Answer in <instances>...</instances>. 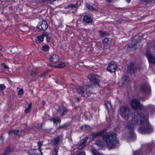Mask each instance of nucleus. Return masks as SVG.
<instances>
[{"label":"nucleus","mask_w":155,"mask_h":155,"mask_svg":"<svg viewBox=\"0 0 155 155\" xmlns=\"http://www.w3.org/2000/svg\"><path fill=\"white\" fill-rule=\"evenodd\" d=\"M148 117L139 112L133 114L132 120L127 125V128L132 131L135 126L140 125V131L143 134L151 132L152 128L147 121Z\"/></svg>","instance_id":"obj_1"},{"label":"nucleus","mask_w":155,"mask_h":155,"mask_svg":"<svg viewBox=\"0 0 155 155\" xmlns=\"http://www.w3.org/2000/svg\"><path fill=\"white\" fill-rule=\"evenodd\" d=\"M103 140L108 146L111 148L115 147L118 143V140L117 139L115 134H106L103 137Z\"/></svg>","instance_id":"obj_2"},{"label":"nucleus","mask_w":155,"mask_h":155,"mask_svg":"<svg viewBox=\"0 0 155 155\" xmlns=\"http://www.w3.org/2000/svg\"><path fill=\"white\" fill-rule=\"evenodd\" d=\"M119 113L125 120H128L130 116L129 108L126 106H122L120 107Z\"/></svg>","instance_id":"obj_3"},{"label":"nucleus","mask_w":155,"mask_h":155,"mask_svg":"<svg viewBox=\"0 0 155 155\" xmlns=\"http://www.w3.org/2000/svg\"><path fill=\"white\" fill-rule=\"evenodd\" d=\"M76 90L77 92L79 94L85 97H87L91 95L89 87L88 85H85L82 87H78L77 88Z\"/></svg>","instance_id":"obj_4"},{"label":"nucleus","mask_w":155,"mask_h":155,"mask_svg":"<svg viewBox=\"0 0 155 155\" xmlns=\"http://www.w3.org/2000/svg\"><path fill=\"white\" fill-rule=\"evenodd\" d=\"M88 77L92 85H98V76L97 74H91Z\"/></svg>","instance_id":"obj_5"},{"label":"nucleus","mask_w":155,"mask_h":155,"mask_svg":"<svg viewBox=\"0 0 155 155\" xmlns=\"http://www.w3.org/2000/svg\"><path fill=\"white\" fill-rule=\"evenodd\" d=\"M145 54L148 59L149 62L152 64H155V58L153 57L150 51L147 49L145 53Z\"/></svg>","instance_id":"obj_6"},{"label":"nucleus","mask_w":155,"mask_h":155,"mask_svg":"<svg viewBox=\"0 0 155 155\" xmlns=\"http://www.w3.org/2000/svg\"><path fill=\"white\" fill-rule=\"evenodd\" d=\"M130 104L131 107L134 110L140 109L142 108L141 105H140L139 102L136 99H133Z\"/></svg>","instance_id":"obj_7"},{"label":"nucleus","mask_w":155,"mask_h":155,"mask_svg":"<svg viewBox=\"0 0 155 155\" xmlns=\"http://www.w3.org/2000/svg\"><path fill=\"white\" fill-rule=\"evenodd\" d=\"M48 27V25L47 22L45 20H43L39 22L37 25V28L43 31L46 30Z\"/></svg>","instance_id":"obj_8"},{"label":"nucleus","mask_w":155,"mask_h":155,"mask_svg":"<svg viewBox=\"0 0 155 155\" xmlns=\"http://www.w3.org/2000/svg\"><path fill=\"white\" fill-rule=\"evenodd\" d=\"M117 66L116 63L114 61H112L109 64L107 69L110 72H114L117 68Z\"/></svg>","instance_id":"obj_9"},{"label":"nucleus","mask_w":155,"mask_h":155,"mask_svg":"<svg viewBox=\"0 0 155 155\" xmlns=\"http://www.w3.org/2000/svg\"><path fill=\"white\" fill-rule=\"evenodd\" d=\"M49 58L50 62L54 64L56 63L59 60L58 56L55 54H51Z\"/></svg>","instance_id":"obj_10"},{"label":"nucleus","mask_w":155,"mask_h":155,"mask_svg":"<svg viewBox=\"0 0 155 155\" xmlns=\"http://www.w3.org/2000/svg\"><path fill=\"white\" fill-rule=\"evenodd\" d=\"M128 79L126 76H123L119 81V85L120 86H124L128 84L129 83Z\"/></svg>","instance_id":"obj_11"},{"label":"nucleus","mask_w":155,"mask_h":155,"mask_svg":"<svg viewBox=\"0 0 155 155\" xmlns=\"http://www.w3.org/2000/svg\"><path fill=\"white\" fill-rule=\"evenodd\" d=\"M137 69H135L134 64L133 63H130L128 67V71L131 73H134L136 72Z\"/></svg>","instance_id":"obj_12"},{"label":"nucleus","mask_w":155,"mask_h":155,"mask_svg":"<svg viewBox=\"0 0 155 155\" xmlns=\"http://www.w3.org/2000/svg\"><path fill=\"white\" fill-rule=\"evenodd\" d=\"M66 108L63 106H61L59 107L58 112L60 114L61 116H62L66 113Z\"/></svg>","instance_id":"obj_13"},{"label":"nucleus","mask_w":155,"mask_h":155,"mask_svg":"<svg viewBox=\"0 0 155 155\" xmlns=\"http://www.w3.org/2000/svg\"><path fill=\"white\" fill-rule=\"evenodd\" d=\"M48 36V34H46L45 33L42 34L40 36H38L37 37L36 40V41L37 43H40L43 41L44 38L45 37L47 38Z\"/></svg>","instance_id":"obj_14"},{"label":"nucleus","mask_w":155,"mask_h":155,"mask_svg":"<svg viewBox=\"0 0 155 155\" xmlns=\"http://www.w3.org/2000/svg\"><path fill=\"white\" fill-rule=\"evenodd\" d=\"M142 92L145 94H148L150 92V90L149 86L145 85L142 86L141 87Z\"/></svg>","instance_id":"obj_15"},{"label":"nucleus","mask_w":155,"mask_h":155,"mask_svg":"<svg viewBox=\"0 0 155 155\" xmlns=\"http://www.w3.org/2000/svg\"><path fill=\"white\" fill-rule=\"evenodd\" d=\"M49 120L51 121H52L54 123V124L56 125V126L57 125V122H58L59 123H60L61 121L60 118L58 117L50 118Z\"/></svg>","instance_id":"obj_16"},{"label":"nucleus","mask_w":155,"mask_h":155,"mask_svg":"<svg viewBox=\"0 0 155 155\" xmlns=\"http://www.w3.org/2000/svg\"><path fill=\"white\" fill-rule=\"evenodd\" d=\"M88 138V137H86L85 138L82 143L78 146V148L79 149H81L85 147V144L86 143Z\"/></svg>","instance_id":"obj_17"},{"label":"nucleus","mask_w":155,"mask_h":155,"mask_svg":"<svg viewBox=\"0 0 155 155\" xmlns=\"http://www.w3.org/2000/svg\"><path fill=\"white\" fill-rule=\"evenodd\" d=\"M136 37H135L132 40L131 43H129L128 45V47L129 48L132 47L137 42L136 40Z\"/></svg>","instance_id":"obj_18"},{"label":"nucleus","mask_w":155,"mask_h":155,"mask_svg":"<svg viewBox=\"0 0 155 155\" xmlns=\"http://www.w3.org/2000/svg\"><path fill=\"white\" fill-rule=\"evenodd\" d=\"M104 131H102L98 133H93L92 134V136L94 137H96L99 135H101L104 133Z\"/></svg>","instance_id":"obj_19"},{"label":"nucleus","mask_w":155,"mask_h":155,"mask_svg":"<svg viewBox=\"0 0 155 155\" xmlns=\"http://www.w3.org/2000/svg\"><path fill=\"white\" fill-rule=\"evenodd\" d=\"M83 20L84 21L87 23L91 22L92 21L91 18L90 17L87 16H84V18Z\"/></svg>","instance_id":"obj_20"},{"label":"nucleus","mask_w":155,"mask_h":155,"mask_svg":"<svg viewBox=\"0 0 155 155\" xmlns=\"http://www.w3.org/2000/svg\"><path fill=\"white\" fill-rule=\"evenodd\" d=\"M65 66V64L64 62H60L58 65L55 66L57 68H61Z\"/></svg>","instance_id":"obj_21"},{"label":"nucleus","mask_w":155,"mask_h":155,"mask_svg":"<svg viewBox=\"0 0 155 155\" xmlns=\"http://www.w3.org/2000/svg\"><path fill=\"white\" fill-rule=\"evenodd\" d=\"M100 35L104 37L108 35V33L106 31H99Z\"/></svg>","instance_id":"obj_22"},{"label":"nucleus","mask_w":155,"mask_h":155,"mask_svg":"<svg viewBox=\"0 0 155 155\" xmlns=\"http://www.w3.org/2000/svg\"><path fill=\"white\" fill-rule=\"evenodd\" d=\"M18 131L17 130H13L9 132V134L10 135H12L13 134L16 135L18 134Z\"/></svg>","instance_id":"obj_23"},{"label":"nucleus","mask_w":155,"mask_h":155,"mask_svg":"<svg viewBox=\"0 0 155 155\" xmlns=\"http://www.w3.org/2000/svg\"><path fill=\"white\" fill-rule=\"evenodd\" d=\"M31 106L32 103H31L29 104L28 107L27 108H26L25 110V112L26 113H28L30 112L31 109Z\"/></svg>","instance_id":"obj_24"},{"label":"nucleus","mask_w":155,"mask_h":155,"mask_svg":"<svg viewBox=\"0 0 155 155\" xmlns=\"http://www.w3.org/2000/svg\"><path fill=\"white\" fill-rule=\"evenodd\" d=\"M78 3H76L75 5L71 4L68 6V7L71 8V9H73L74 8H77L78 6Z\"/></svg>","instance_id":"obj_25"},{"label":"nucleus","mask_w":155,"mask_h":155,"mask_svg":"<svg viewBox=\"0 0 155 155\" xmlns=\"http://www.w3.org/2000/svg\"><path fill=\"white\" fill-rule=\"evenodd\" d=\"M38 73V71L36 69L33 70L31 74V75L33 77H35Z\"/></svg>","instance_id":"obj_26"},{"label":"nucleus","mask_w":155,"mask_h":155,"mask_svg":"<svg viewBox=\"0 0 155 155\" xmlns=\"http://www.w3.org/2000/svg\"><path fill=\"white\" fill-rule=\"evenodd\" d=\"M105 105L107 109H110L111 107L110 103L108 101H105Z\"/></svg>","instance_id":"obj_27"},{"label":"nucleus","mask_w":155,"mask_h":155,"mask_svg":"<svg viewBox=\"0 0 155 155\" xmlns=\"http://www.w3.org/2000/svg\"><path fill=\"white\" fill-rule=\"evenodd\" d=\"M68 126V124H65L63 125L60 126L58 128V130H60L61 129H63L65 128Z\"/></svg>","instance_id":"obj_28"},{"label":"nucleus","mask_w":155,"mask_h":155,"mask_svg":"<svg viewBox=\"0 0 155 155\" xmlns=\"http://www.w3.org/2000/svg\"><path fill=\"white\" fill-rule=\"evenodd\" d=\"M49 48L48 45H44L42 47V49L44 51H48Z\"/></svg>","instance_id":"obj_29"},{"label":"nucleus","mask_w":155,"mask_h":155,"mask_svg":"<svg viewBox=\"0 0 155 155\" xmlns=\"http://www.w3.org/2000/svg\"><path fill=\"white\" fill-rule=\"evenodd\" d=\"M86 7L88 8L89 9L92 10H95V9L94 8L92 5H89L87 3L86 4Z\"/></svg>","instance_id":"obj_30"},{"label":"nucleus","mask_w":155,"mask_h":155,"mask_svg":"<svg viewBox=\"0 0 155 155\" xmlns=\"http://www.w3.org/2000/svg\"><path fill=\"white\" fill-rule=\"evenodd\" d=\"M83 129H84L86 130H88L90 129V127L87 125H84L82 127Z\"/></svg>","instance_id":"obj_31"},{"label":"nucleus","mask_w":155,"mask_h":155,"mask_svg":"<svg viewBox=\"0 0 155 155\" xmlns=\"http://www.w3.org/2000/svg\"><path fill=\"white\" fill-rule=\"evenodd\" d=\"M59 137H57L55 139L54 141V143L55 144H57L59 142Z\"/></svg>","instance_id":"obj_32"},{"label":"nucleus","mask_w":155,"mask_h":155,"mask_svg":"<svg viewBox=\"0 0 155 155\" xmlns=\"http://www.w3.org/2000/svg\"><path fill=\"white\" fill-rule=\"evenodd\" d=\"M4 139V138L2 137H0V145H2L3 144Z\"/></svg>","instance_id":"obj_33"},{"label":"nucleus","mask_w":155,"mask_h":155,"mask_svg":"<svg viewBox=\"0 0 155 155\" xmlns=\"http://www.w3.org/2000/svg\"><path fill=\"white\" fill-rule=\"evenodd\" d=\"M6 87L3 84H0V90H3Z\"/></svg>","instance_id":"obj_34"},{"label":"nucleus","mask_w":155,"mask_h":155,"mask_svg":"<svg viewBox=\"0 0 155 155\" xmlns=\"http://www.w3.org/2000/svg\"><path fill=\"white\" fill-rule=\"evenodd\" d=\"M18 94L19 95H21L23 94V91L22 89L19 90L18 91Z\"/></svg>","instance_id":"obj_35"},{"label":"nucleus","mask_w":155,"mask_h":155,"mask_svg":"<svg viewBox=\"0 0 155 155\" xmlns=\"http://www.w3.org/2000/svg\"><path fill=\"white\" fill-rule=\"evenodd\" d=\"M109 41V39L107 38H104L103 41V42L104 43H107Z\"/></svg>","instance_id":"obj_36"},{"label":"nucleus","mask_w":155,"mask_h":155,"mask_svg":"<svg viewBox=\"0 0 155 155\" xmlns=\"http://www.w3.org/2000/svg\"><path fill=\"white\" fill-rule=\"evenodd\" d=\"M2 65L3 67L5 69H8L9 68L6 65H5V64H2Z\"/></svg>","instance_id":"obj_37"},{"label":"nucleus","mask_w":155,"mask_h":155,"mask_svg":"<svg viewBox=\"0 0 155 155\" xmlns=\"http://www.w3.org/2000/svg\"><path fill=\"white\" fill-rule=\"evenodd\" d=\"M96 144L99 146H101V141L99 140H97L96 143Z\"/></svg>","instance_id":"obj_38"},{"label":"nucleus","mask_w":155,"mask_h":155,"mask_svg":"<svg viewBox=\"0 0 155 155\" xmlns=\"http://www.w3.org/2000/svg\"><path fill=\"white\" fill-rule=\"evenodd\" d=\"M43 141H40L39 142H38V145L39 147H40L41 146H42L43 143Z\"/></svg>","instance_id":"obj_39"},{"label":"nucleus","mask_w":155,"mask_h":155,"mask_svg":"<svg viewBox=\"0 0 155 155\" xmlns=\"http://www.w3.org/2000/svg\"><path fill=\"white\" fill-rule=\"evenodd\" d=\"M27 124H22L21 127H22V128L24 129H25V128H26V127H27Z\"/></svg>","instance_id":"obj_40"},{"label":"nucleus","mask_w":155,"mask_h":155,"mask_svg":"<svg viewBox=\"0 0 155 155\" xmlns=\"http://www.w3.org/2000/svg\"><path fill=\"white\" fill-rule=\"evenodd\" d=\"M107 2H113L117 1V0H105Z\"/></svg>","instance_id":"obj_41"},{"label":"nucleus","mask_w":155,"mask_h":155,"mask_svg":"<svg viewBox=\"0 0 155 155\" xmlns=\"http://www.w3.org/2000/svg\"><path fill=\"white\" fill-rule=\"evenodd\" d=\"M77 155H86L85 153L84 152H81L77 154Z\"/></svg>","instance_id":"obj_42"},{"label":"nucleus","mask_w":155,"mask_h":155,"mask_svg":"<svg viewBox=\"0 0 155 155\" xmlns=\"http://www.w3.org/2000/svg\"><path fill=\"white\" fill-rule=\"evenodd\" d=\"M77 155H86L85 153L84 152H81L77 154Z\"/></svg>","instance_id":"obj_43"},{"label":"nucleus","mask_w":155,"mask_h":155,"mask_svg":"<svg viewBox=\"0 0 155 155\" xmlns=\"http://www.w3.org/2000/svg\"><path fill=\"white\" fill-rule=\"evenodd\" d=\"M150 0H141V1H143L145 2H149Z\"/></svg>","instance_id":"obj_44"},{"label":"nucleus","mask_w":155,"mask_h":155,"mask_svg":"<svg viewBox=\"0 0 155 155\" xmlns=\"http://www.w3.org/2000/svg\"><path fill=\"white\" fill-rule=\"evenodd\" d=\"M50 38V37L48 35V37L47 38H47V41H48V39Z\"/></svg>","instance_id":"obj_45"},{"label":"nucleus","mask_w":155,"mask_h":155,"mask_svg":"<svg viewBox=\"0 0 155 155\" xmlns=\"http://www.w3.org/2000/svg\"><path fill=\"white\" fill-rule=\"evenodd\" d=\"M56 0H49V1L50 2V3H52L54 1H56Z\"/></svg>","instance_id":"obj_46"},{"label":"nucleus","mask_w":155,"mask_h":155,"mask_svg":"<svg viewBox=\"0 0 155 155\" xmlns=\"http://www.w3.org/2000/svg\"><path fill=\"white\" fill-rule=\"evenodd\" d=\"M45 101H42V104H43V105H45Z\"/></svg>","instance_id":"obj_47"},{"label":"nucleus","mask_w":155,"mask_h":155,"mask_svg":"<svg viewBox=\"0 0 155 155\" xmlns=\"http://www.w3.org/2000/svg\"><path fill=\"white\" fill-rule=\"evenodd\" d=\"M126 1L127 2H128V3H129L130 2V0H126Z\"/></svg>","instance_id":"obj_48"},{"label":"nucleus","mask_w":155,"mask_h":155,"mask_svg":"<svg viewBox=\"0 0 155 155\" xmlns=\"http://www.w3.org/2000/svg\"><path fill=\"white\" fill-rule=\"evenodd\" d=\"M2 46L0 45V50H2Z\"/></svg>","instance_id":"obj_49"},{"label":"nucleus","mask_w":155,"mask_h":155,"mask_svg":"<svg viewBox=\"0 0 155 155\" xmlns=\"http://www.w3.org/2000/svg\"><path fill=\"white\" fill-rule=\"evenodd\" d=\"M38 149L41 152V148L40 147H39L38 148Z\"/></svg>","instance_id":"obj_50"},{"label":"nucleus","mask_w":155,"mask_h":155,"mask_svg":"<svg viewBox=\"0 0 155 155\" xmlns=\"http://www.w3.org/2000/svg\"><path fill=\"white\" fill-rule=\"evenodd\" d=\"M137 153V152H134V155H136V153Z\"/></svg>","instance_id":"obj_51"},{"label":"nucleus","mask_w":155,"mask_h":155,"mask_svg":"<svg viewBox=\"0 0 155 155\" xmlns=\"http://www.w3.org/2000/svg\"><path fill=\"white\" fill-rule=\"evenodd\" d=\"M41 155H43V154L42 153V152H41Z\"/></svg>","instance_id":"obj_52"},{"label":"nucleus","mask_w":155,"mask_h":155,"mask_svg":"<svg viewBox=\"0 0 155 155\" xmlns=\"http://www.w3.org/2000/svg\"><path fill=\"white\" fill-rule=\"evenodd\" d=\"M132 134H133V133L132 132Z\"/></svg>","instance_id":"obj_53"},{"label":"nucleus","mask_w":155,"mask_h":155,"mask_svg":"<svg viewBox=\"0 0 155 155\" xmlns=\"http://www.w3.org/2000/svg\"><path fill=\"white\" fill-rule=\"evenodd\" d=\"M41 77H43L42 76H41Z\"/></svg>","instance_id":"obj_54"}]
</instances>
